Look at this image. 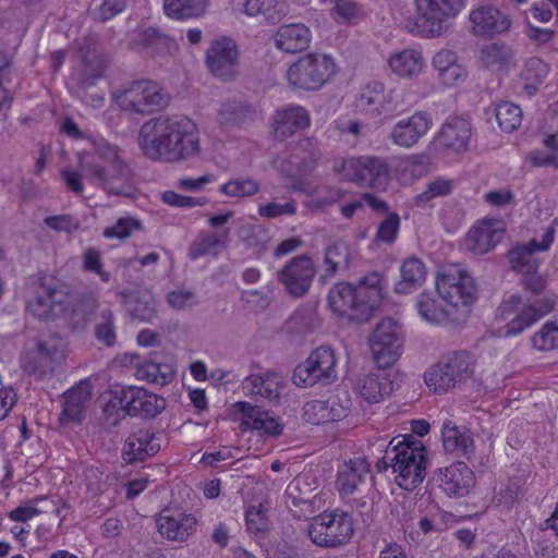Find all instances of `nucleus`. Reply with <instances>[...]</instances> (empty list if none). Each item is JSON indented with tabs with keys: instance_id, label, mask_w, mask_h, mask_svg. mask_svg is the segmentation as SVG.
Wrapping results in <instances>:
<instances>
[{
	"instance_id": "nucleus-14",
	"label": "nucleus",
	"mask_w": 558,
	"mask_h": 558,
	"mask_svg": "<svg viewBox=\"0 0 558 558\" xmlns=\"http://www.w3.org/2000/svg\"><path fill=\"white\" fill-rule=\"evenodd\" d=\"M342 170L347 180L377 191H385L391 179L386 159L377 156L345 159Z\"/></svg>"
},
{
	"instance_id": "nucleus-34",
	"label": "nucleus",
	"mask_w": 558,
	"mask_h": 558,
	"mask_svg": "<svg viewBox=\"0 0 558 558\" xmlns=\"http://www.w3.org/2000/svg\"><path fill=\"white\" fill-rule=\"evenodd\" d=\"M92 398V385L88 380H81L63 396V407L59 421L61 425L70 423L80 424L84 418V411Z\"/></svg>"
},
{
	"instance_id": "nucleus-27",
	"label": "nucleus",
	"mask_w": 558,
	"mask_h": 558,
	"mask_svg": "<svg viewBox=\"0 0 558 558\" xmlns=\"http://www.w3.org/2000/svg\"><path fill=\"white\" fill-rule=\"evenodd\" d=\"M159 534L173 542H185L194 532L197 519L192 513L163 510L156 520Z\"/></svg>"
},
{
	"instance_id": "nucleus-35",
	"label": "nucleus",
	"mask_w": 558,
	"mask_h": 558,
	"mask_svg": "<svg viewBox=\"0 0 558 558\" xmlns=\"http://www.w3.org/2000/svg\"><path fill=\"white\" fill-rule=\"evenodd\" d=\"M416 307L420 316L430 324L441 325L458 322L459 315L450 308L438 292H423L417 298Z\"/></svg>"
},
{
	"instance_id": "nucleus-43",
	"label": "nucleus",
	"mask_w": 558,
	"mask_h": 558,
	"mask_svg": "<svg viewBox=\"0 0 558 558\" xmlns=\"http://www.w3.org/2000/svg\"><path fill=\"white\" fill-rule=\"evenodd\" d=\"M229 231L213 233H199L191 243L187 255L191 259H197L203 256H217L225 247Z\"/></svg>"
},
{
	"instance_id": "nucleus-63",
	"label": "nucleus",
	"mask_w": 558,
	"mask_h": 558,
	"mask_svg": "<svg viewBox=\"0 0 558 558\" xmlns=\"http://www.w3.org/2000/svg\"><path fill=\"white\" fill-rule=\"evenodd\" d=\"M303 418L305 422L319 425L330 422L324 400H312L303 407Z\"/></svg>"
},
{
	"instance_id": "nucleus-36",
	"label": "nucleus",
	"mask_w": 558,
	"mask_h": 558,
	"mask_svg": "<svg viewBox=\"0 0 558 558\" xmlns=\"http://www.w3.org/2000/svg\"><path fill=\"white\" fill-rule=\"evenodd\" d=\"M442 446L446 452L469 459L474 453V441L470 430L446 420L441 426Z\"/></svg>"
},
{
	"instance_id": "nucleus-19",
	"label": "nucleus",
	"mask_w": 558,
	"mask_h": 558,
	"mask_svg": "<svg viewBox=\"0 0 558 558\" xmlns=\"http://www.w3.org/2000/svg\"><path fill=\"white\" fill-rule=\"evenodd\" d=\"M315 272L312 258L300 255L288 262L277 272V280L284 287L288 294L300 298L308 292Z\"/></svg>"
},
{
	"instance_id": "nucleus-45",
	"label": "nucleus",
	"mask_w": 558,
	"mask_h": 558,
	"mask_svg": "<svg viewBox=\"0 0 558 558\" xmlns=\"http://www.w3.org/2000/svg\"><path fill=\"white\" fill-rule=\"evenodd\" d=\"M426 277V267L417 257H408L401 266V278L395 287L398 294H408L412 289L420 287Z\"/></svg>"
},
{
	"instance_id": "nucleus-57",
	"label": "nucleus",
	"mask_w": 558,
	"mask_h": 558,
	"mask_svg": "<svg viewBox=\"0 0 558 558\" xmlns=\"http://www.w3.org/2000/svg\"><path fill=\"white\" fill-rule=\"evenodd\" d=\"M324 403L327 409L328 416L330 417V422H337L344 418L352 407L349 393L344 390L329 396L324 400Z\"/></svg>"
},
{
	"instance_id": "nucleus-40",
	"label": "nucleus",
	"mask_w": 558,
	"mask_h": 558,
	"mask_svg": "<svg viewBox=\"0 0 558 558\" xmlns=\"http://www.w3.org/2000/svg\"><path fill=\"white\" fill-rule=\"evenodd\" d=\"M123 303L130 315L141 322H151L156 316V300L148 290L123 292Z\"/></svg>"
},
{
	"instance_id": "nucleus-42",
	"label": "nucleus",
	"mask_w": 558,
	"mask_h": 558,
	"mask_svg": "<svg viewBox=\"0 0 558 558\" xmlns=\"http://www.w3.org/2000/svg\"><path fill=\"white\" fill-rule=\"evenodd\" d=\"M244 12L250 16H262L267 23L276 24L288 14V4L281 0H245Z\"/></svg>"
},
{
	"instance_id": "nucleus-4",
	"label": "nucleus",
	"mask_w": 558,
	"mask_h": 558,
	"mask_svg": "<svg viewBox=\"0 0 558 558\" xmlns=\"http://www.w3.org/2000/svg\"><path fill=\"white\" fill-rule=\"evenodd\" d=\"M383 276L373 271L362 277L357 284L340 282L328 293V304L339 317L352 322H366L383 299Z\"/></svg>"
},
{
	"instance_id": "nucleus-46",
	"label": "nucleus",
	"mask_w": 558,
	"mask_h": 558,
	"mask_svg": "<svg viewBox=\"0 0 558 558\" xmlns=\"http://www.w3.org/2000/svg\"><path fill=\"white\" fill-rule=\"evenodd\" d=\"M126 391L128 387H116L113 389H110L109 391H106L102 395V411L106 415L107 425H118V423L128 414Z\"/></svg>"
},
{
	"instance_id": "nucleus-52",
	"label": "nucleus",
	"mask_w": 558,
	"mask_h": 558,
	"mask_svg": "<svg viewBox=\"0 0 558 558\" xmlns=\"http://www.w3.org/2000/svg\"><path fill=\"white\" fill-rule=\"evenodd\" d=\"M511 58V49L501 43L484 45L480 50V61L487 69H501L509 63Z\"/></svg>"
},
{
	"instance_id": "nucleus-9",
	"label": "nucleus",
	"mask_w": 558,
	"mask_h": 558,
	"mask_svg": "<svg viewBox=\"0 0 558 558\" xmlns=\"http://www.w3.org/2000/svg\"><path fill=\"white\" fill-rule=\"evenodd\" d=\"M117 105L124 111L146 116L165 109L170 95L157 82L138 80L129 84L114 96Z\"/></svg>"
},
{
	"instance_id": "nucleus-53",
	"label": "nucleus",
	"mask_w": 558,
	"mask_h": 558,
	"mask_svg": "<svg viewBox=\"0 0 558 558\" xmlns=\"http://www.w3.org/2000/svg\"><path fill=\"white\" fill-rule=\"evenodd\" d=\"M494 113L499 128L505 132H513L522 122L521 108L510 101H501L495 106Z\"/></svg>"
},
{
	"instance_id": "nucleus-5",
	"label": "nucleus",
	"mask_w": 558,
	"mask_h": 558,
	"mask_svg": "<svg viewBox=\"0 0 558 558\" xmlns=\"http://www.w3.org/2000/svg\"><path fill=\"white\" fill-rule=\"evenodd\" d=\"M426 448L412 435L395 437L385 449V454L377 462L378 471L392 469L397 473V484L407 490L417 487L426 475Z\"/></svg>"
},
{
	"instance_id": "nucleus-16",
	"label": "nucleus",
	"mask_w": 558,
	"mask_h": 558,
	"mask_svg": "<svg viewBox=\"0 0 558 558\" xmlns=\"http://www.w3.org/2000/svg\"><path fill=\"white\" fill-rule=\"evenodd\" d=\"M240 53L236 44L229 37H221L214 40L206 51L205 63L209 72L229 82L239 73Z\"/></svg>"
},
{
	"instance_id": "nucleus-55",
	"label": "nucleus",
	"mask_w": 558,
	"mask_h": 558,
	"mask_svg": "<svg viewBox=\"0 0 558 558\" xmlns=\"http://www.w3.org/2000/svg\"><path fill=\"white\" fill-rule=\"evenodd\" d=\"M260 184L253 178L229 180L219 187V191L229 197H250L259 192Z\"/></svg>"
},
{
	"instance_id": "nucleus-7",
	"label": "nucleus",
	"mask_w": 558,
	"mask_h": 558,
	"mask_svg": "<svg viewBox=\"0 0 558 558\" xmlns=\"http://www.w3.org/2000/svg\"><path fill=\"white\" fill-rule=\"evenodd\" d=\"M27 289V310L33 316L54 320L65 313L66 284L51 277L32 278Z\"/></svg>"
},
{
	"instance_id": "nucleus-60",
	"label": "nucleus",
	"mask_w": 558,
	"mask_h": 558,
	"mask_svg": "<svg viewBox=\"0 0 558 558\" xmlns=\"http://www.w3.org/2000/svg\"><path fill=\"white\" fill-rule=\"evenodd\" d=\"M400 229V217L397 213H390L379 222L375 234V241L391 245Z\"/></svg>"
},
{
	"instance_id": "nucleus-10",
	"label": "nucleus",
	"mask_w": 558,
	"mask_h": 558,
	"mask_svg": "<svg viewBox=\"0 0 558 558\" xmlns=\"http://www.w3.org/2000/svg\"><path fill=\"white\" fill-rule=\"evenodd\" d=\"M336 73V63L330 56L306 53L287 70V78L293 88L315 92L320 89Z\"/></svg>"
},
{
	"instance_id": "nucleus-62",
	"label": "nucleus",
	"mask_w": 558,
	"mask_h": 558,
	"mask_svg": "<svg viewBox=\"0 0 558 558\" xmlns=\"http://www.w3.org/2000/svg\"><path fill=\"white\" fill-rule=\"evenodd\" d=\"M298 211L296 202L288 198L284 203L269 202L258 206V215L266 219H276L281 216H294Z\"/></svg>"
},
{
	"instance_id": "nucleus-54",
	"label": "nucleus",
	"mask_w": 558,
	"mask_h": 558,
	"mask_svg": "<svg viewBox=\"0 0 558 558\" xmlns=\"http://www.w3.org/2000/svg\"><path fill=\"white\" fill-rule=\"evenodd\" d=\"M548 65L539 58H530L522 70V77L526 82L524 89L533 95L537 85L542 84L548 74Z\"/></svg>"
},
{
	"instance_id": "nucleus-3",
	"label": "nucleus",
	"mask_w": 558,
	"mask_h": 558,
	"mask_svg": "<svg viewBox=\"0 0 558 558\" xmlns=\"http://www.w3.org/2000/svg\"><path fill=\"white\" fill-rule=\"evenodd\" d=\"M86 179L108 195L132 197L135 193L134 173L124 153L107 141L95 143L94 157L82 165Z\"/></svg>"
},
{
	"instance_id": "nucleus-37",
	"label": "nucleus",
	"mask_w": 558,
	"mask_h": 558,
	"mask_svg": "<svg viewBox=\"0 0 558 558\" xmlns=\"http://www.w3.org/2000/svg\"><path fill=\"white\" fill-rule=\"evenodd\" d=\"M386 368L378 366L359 380V393L368 403H378L391 393L392 380Z\"/></svg>"
},
{
	"instance_id": "nucleus-23",
	"label": "nucleus",
	"mask_w": 558,
	"mask_h": 558,
	"mask_svg": "<svg viewBox=\"0 0 558 558\" xmlns=\"http://www.w3.org/2000/svg\"><path fill=\"white\" fill-rule=\"evenodd\" d=\"M432 123L427 112L417 111L407 119L399 120L392 126L389 138L399 147L411 148L426 135Z\"/></svg>"
},
{
	"instance_id": "nucleus-50",
	"label": "nucleus",
	"mask_w": 558,
	"mask_h": 558,
	"mask_svg": "<svg viewBox=\"0 0 558 558\" xmlns=\"http://www.w3.org/2000/svg\"><path fill=\"white\" fill-rule=\"evenodd\" d=\"M350 259V248L345 242L338 241L328 246L325 252L324 264L326 272L322 276L323 279H328L336 275L341 268H348Z\"/></svg>"
},
{
	"instance_id": "nucleus-22",
	"label": "nucleus",
	"mask_w": 558,
	"mask_h": 558,
	"mask_svg": "<svg viewBox=\"0 0 558 558\" xmlns=\"http://www.w3.org/2000/svg\"><path fill=\"white\" fill-rule=\"evenodd\" d=\"M505 226L501 220L486 219L474 225L466 234V248L477 255H483L496 247L502 240Z\"/></svg>"
},
{
	"instance_id": "nucleus-64",
	"label": "nucleus",
	"mask_w": 558,
	"mask_h": 558,
	"mask_svg": "<svg viewBox=\"0 0 558 558\" xmlns=\"http://www.w3.org/2000/svg\"><path fill=\"white\" fill-rule=\"evenodd\" d=\"M343 191L331 186H325L314 194L310 204L315 209H323L337 203L343 198Z\"/></svg>"
},
{
	"instance_id": "nucleus-51",
	"label": "nucleus",
	"mask_w": 558,
	"mask_h": 558,
	"mask_svg": "<svg viewBox=\"0 0 558 558\" xmlns=\"http://www.w3.org/2000/svg\"><path fill=\"white\" fill-rule=\"evenodd\" d=\"M270 504L265 500L246 509L245 523L251 533H265L271 529Z\"/></svg>"
},
{
	"instance_id": "nucleus-38",
	"label": "nucleus",
	"mask_w": 558,
	"mask_h": 558,
	"mask_svg": "<svg viewBox=\"0 0 558 558\" xmlns=\"http://www.w3.org/2000/svg\"><path fill=\"white\" fill-rule=\"evenodd\" d=\"M312 33L302 23L281 25L275 36V46L287 53H296L308 48Z\"/></svg>"
},
{
	"instance_id": "nucleus-31",
	"label": "nucleus",
	"mask_w": 558,
	"mask_h": 558,
	"mask_svg": "<svg viewBox=\"0 0 558 558\" xmlns=\"http://www.w3.org/2000/svg\"><path fill=\"white\" fill-rule=\"evenodd\" d=\"M369 464L365 458L344 462L338 470L336 486L341 497H347L365 486L369 477Z\"/></svg>"
},
{
	"instance_id": "nucleus-21",
	"label": "nucleus",
	"mask_w": 558,
	"mask_h": 558,
	"mask_svg": "<svg viewBox=\"0 0 558 558\" xmlns=\"http://www.w3.org/2000/svg\"><path fill=\"white\" fill-rule=\"evenodd\" d=\"M78 53L85 69L74 80L81 88L86 89L93 86L101 76L107 65V58L101 52L98 39L95 36L83 38L78 46Z\"/></svg>"
},
{
	"instance_id": "nucleus-49",
	"label": "nucleus",
	"mask_w": 558,
	"mask_h": 558,
	"mask_svg": "<svg viewBox=\"0 0 558 558\" xmlns=\"http://www.w3.org/2000/svg\"><path fill=\"white\" fill-rule=\"evenodd\" d=\"M208 0H165L163 8L168 16L173 19H192L203 15Z\"/></svg>"
},
{
	"instance_id": "nucleus-1",
	"label": "nucleus",
	"mask_w": 558,
	"mask_h": 558,
	"mask_svg": "<svg viewBox=\"0 0 558 558\" xmlns=\"http://www.w3.org/2000/svg\"><path fill=\"white\" fill-rule=\"evenodd\" d=\"M137 143L145 157L159 162H180L201 150L196 124L182 116L147 120L140 129Z\"/></svg>"
},
{
	"instance_id": "nucleus-25",
	"label": "nucleus",
	"mask_w": 558,
	"mask_h": 558,
	"mask_svg": "<svg viewBox=\"0 0 558 558\" xmlns=\"http://www.w3.org/2000/svg\"><path fill=\"white\" fill-rule=\"evenodd\" d=\"M433 480L449 497H464L473 485V472L459 461L435 472Z\"/></svg>"
},
{
	"instance_id": "nucleus-26",
	"label": "nucleus",
	"mask_w": 558,
	"mask_h": 558,
	"mask_svg": "<svg viewBox=\"0 0 558 558\" xmlns=\"http://www.w3.org/2000/svg\"><path fill=\"white\" fill-rule=\"evenodd\" d=\"M66 296L65 313L61 316L65 317L73 332L85 330L98 308L97 300L92 295L76 293L69 287Z\"/></svg>"
},
{
	"instance_id": "nucleus-24",
	"label": "nucleus",
	"mask_w": 558,
	"mask_h": 558,
	"mask_svg": "<svg viewBox=\"0 0 558 558\" xmlns=\"http://www.w3.org/2000/svg\"><path fill=\"white\" fill-rule=\"evenodd\" d=\"M554 238L555 228L550 226L543 234L542 241L533 239L527 244L511 250L508 257L512 269L522 274L535 272L538 268V260L535 258L534 253L549 250Z\"/></svg>"
},
{
	"instance_id": "nucleus-39",
	"label": "nucleus",
	"mask_w": 558,
	"mask_h": 558,
	"mask_svg": "<svg viewBox=\"0 0 558 558\" xmlns=\"http://www.w3.org/2000/svg\"><path fill=\"white\" fill-rule=\"evenodd\" d=\"M472 135V126L469 120L461 117H450L441 126L439 143L457 153L468 148Z\"/></svg>"
},
{
	"instance_id": "nucleus-6",
	"label": "nucleus",
	"mask_w": 558,
	"mask_h": 558,
	"mask_svg": "<svg viewBox=\"0 0 558 558\" xmlns=\"http://www.w3.org/2000/svg\"><path fill=\"white\" fill-rule=\"evenodd\" d=\"M475 376V361L465 350L449 351L432 364L423 374L428 390L446 395L462 390Z\"/></svg>"
},
{
	"instance_id": "nucleus-12",
	"label": "nucleus",
	"mask_w": 558,
	"mask_h": 558,
	"mask_svg": "<svg viewBox=\"0 0 558 558\" xmlns=\"http://www.w3.org/2000/svg\"><path fill=\"white\" fill-rule=\"evenodd\" d=\"M353 535L351 517L339 510L323 512L307 526V536L319 547L335 548L349 542Z\"/></svg>"
},
{
	"instance_id": "nucleus-8",
	"label": "nucleus",
	"mask_w": 558,
	"mask_h": 558,
	"mask_svg": "<svg viewBox=\"0 0 558 558\" xmlns=\"http://www.w3.org/2000/svg\"><path fill=\"white\" fill-rule=\"evenodd\" d=\"M436 289L460 318L469 314L470 305L476 300L474 279L460 265L446 267L437 277Z\"/></svg>"
},
{
	"instance_id": "nucleus-48",
	"label": "nucleus",
	"mask_w": 558,
	"mask_h": 558,
	"mask_svg": "<svg viewBox=\"0 0 558 558\" xmlns=\"http://www.w3.org/2000/svg\"><path fill=\"white\" fill-rule=\"evenodd\" d=\"M243 391L246 396H259L265 399L274 400L279 397V386L271 375L247 376L242 384Z\"/></svg>"
},
{
	"instance_id": "nucleus-32",
	"label": "nucleus",
	"mask_w": 558,
	"mask_h": 558,
	"mask_svg": "<svg viewBox=\"0 0 558 558\" xmlns=\"http://www.w3.org/2000/svg\"><path fill=\"white\" fill-rule=\"evenodd\" d=\"M126 413L131 416L151 418L166 407V400L144 388L129 386L126 391Z\"/></svg>"
},
{
	"instance_id": "nucleus-59",
	"label": "nucleus",
	"mask_w": 558,
	"mask_h": 558,
	"mask_svg": "<svg viewBox=\"0 0 558 558\" xmlns=\"http://www.w3.org/2000/svg\"><path fill=\"white\" fill-rule=\"evenodd\" d=\"M142 222L133 217H121L117 222L104 230L102 234L107 239H128L133 231L141 230Z\"/></svg>"
},
{
	"instance_id": "nucleus-44",
	"label": "nucleus",
	"mask_w": 558,
	"mask_h": 558,
	"mask_svg": "<svg viewBox=\"0 0 558 558\" xmlns=\"http://www.w3.org/2000/svg\"><path fill=\"white\" fill-rule=\"evenodd\" d=\"M388 64L398 76L411 78L421 73L424 66V59L421 52L414 49H405L392 54L388 60Z\"/></svg>"
},
{
	"instance_id": "nucleus-18",
	"label": "nucleus",
	"mask_w": 558,
	"mask_h": 558,
	"mask_svg": "<svg viewBox=\"0 0 558 558\" xmlns=\"http://www.w3.org/2000/svg\"><path fill=\"white\" fill-rule=\"evenodd\" d=\"M65 340L58 335L41 339L37 349L28 353L24 362L25 371L40 377L52 372L54 365L65 357Z\"/></svg>"
},
{
	"instance_id": "nucleus-28",
	"label": "nucleus",
	"mask_w": 558,
	"mask_h": 558,
	"mask_svg": "<svg viewBox=\"0 0 558 558\" xmlns=\"http://www.w3.org/2000/svg\"><path fill=\"white\" fill-rule=\"evenodd\" d=\"M129 46L151 57L171 54L177 50L174 40L155 27L135 31Z\"/></svg>"
},
{
	"instance_id": "nucleus-56",
	"label": "nucleus",
	"mask_w": 558,
	"mask_h": 558,
	"mask_svg": "<svg viewBox=\"0 0 558 558\" xmlns=\"http://www.w3.org/2000/svg\"><path fill=\"white\" fill-rule=\"evenodd\" d=\"M532 344L539 351H550L558 348V323L549 320L534 333Z\"/></svg>"
},
{
	"instance_id": "nucleus-20",
	"label": "nucleus",
	"mask_w": 558,
	"mask_h": 558,
	"mask_svg": "<svg viewBox=\"0 0 558 558\" xmlns=\"http://www.w3.org/2000/svg\"><path fill=\"white\" fill-rule=\"evenodd\" d=\"M470 32L478 37H493L506 33L511 20L496 7L483 3L471 10L469 14Z\"/></svg>"
},
{
	"instance_id": "nucleus-58",
	"label": "nucleus",
	"mask_w": 558,
	"mask_h": 558,
	"mask_svg": "<svg viewBox=\"0 0 558 558\" xmlns=\"http://www.w3.org/2000/svg\"><path fill=\"white\" fill-rule=\"evenodd\" d=\"M95 337L107 347H112L116 343L114 315L111 310L101 311L95 326Z\"/></svg>"
},
{
	"instance_id": "nucleus-41",
	"label": "nucleus",
	"mask_w": 558,
	"mask_h": 558,
	"mask_svg": "<svg viewBox=\"0 0 558 558\" xmlns=\"http://www.w3.org/2000/svg\"><path fill=\"white\" fill-rule=\"evenodd\" d=\"M391 102V96L386 93L384 84L372 82L366 84L356 100V107L369 114H379Z\"/></svg>"
},
{
	"instance_id": "nucleus-13",
	"label": "nucleus",
	"mask_w": 558,
	"mask_h": 558,
	"mask_svg": "<svg viewBox=\"0 0 558 558\" xmlns=\"http://www.w3.org/2000/svg\"><path fill=\"white\" fill-rule=\"evenodd\" d=\"M337 378V356L329 345H320L312 351L308 357L295 367L292 376L298 387L329 385Z\"/></svg>"
},
{
	"instance_id": "nucleus-30",
	"label": "nucleus",
	"mask_w": 558,
	"mask_h": 558,
	"mask_svg": "<svg viewBox=\"0 0 558 558\" xmlns=\"http://www.w3.org/2000/svg\"><path fill=\"white\" fill-rule=\"evenodd\" d=\"M233 408L235 414H240V420L246 428L263 432L270 436H278L282 433V424L260 407L246 401H239Z\"/></svg>"
},
{
	"instance_id": "nucleus-29",
	"label": "nucleus",
	"mask_w": 558,
	"mask_h": 558,
	"mask_svg": "<svg viewBox=\"0 0 558 558\" xmlns=\"http://www.w3.org/2000/svg\"><path fill=\"white\" fill-rule=\"evenodd\" d=\"M161 448L160 435L148 429L132 433L123 446V459L128 463L154 457Z\"/></svg>"
},
{
	"instance_id": "nucleus-47",
	"label": "nucleus",
	"mask_w": 558,
	"mask_h": 558,
	"mask_svg": "<svg viewBox=\"0 0 558 558\" xmlns=\"http://www.w3.org/2000/svg\"><path fill=\"white\" fill-rule=\"evenodd\" d=\"M218 117L221 123L242 125L254 120L256 111L248 104L238 100H228L221 104Z\"/></svg>"
},
{
	"instance_id": "nucleus-2",
	"label": "nucleus",
	"mask_w": 558,
	"mask_h": 558,
	"mask_svg": "<svg viewBox=\"0 0 558 558\" xmlns=\"http://www.w3.org/2000/svg\"><path fill=\"white\" fill-rule=\"evenodd\" d=\"M546 284V279L536 271L524 274L522 286L530 295L524 300L520 295H511L498 307L499 316L508 320L502 328L505 337L522 333L554 311L557 300L555 294L545 293Z\"/></svg>"
},
{
	"instance_id": "nucleus-17",
	"label": "nucleus",
	"mask_w": 558,
	"mask_h": 558,
	"mask_svg": "<svg viewBox=\"0 0 558 558\" xmlns=\"http://www.w3.org/2000/svg\"><path fill=\"white\" fill-rule=\"evenodd\" d=\"M319 156L317 142L305 137L290 145L288 156L278 161L277 168L289 178L302 177L315 169Z\"/></svg>"
},
{
	"instance_id": "nucleus-33",
	"label": "nucleus",
	"mask_w": 558,
	"mask_h": 558,
	"mask_svg": "<svg viewBox=\"0 0 558 558\" xmlns=\"http://www.w3.org/2000/svg\"><path fill=\"white\" fill-rule=\"evenodd\" d=\"M311 123L308 111L299 105H289L278 109L274 114V132L278 138L284 140L306 129Z\"/></svg>"
},
{
	"instance_id": "nucleus-11",
	"label": "nucleus",
	"mask_w": 558,
	"mask_h": 558,
	"mask_svg": "<svg viewBox=\"0 0 558 558\" xmlns=\"http://www.w3.org/2000/svg\"><path fill=\"white\" fill-rule=\"evenodd\" d=\"M415 25L427 37H437L448 29V23L454 20L466 7L468 0H413Z\"/></svg>"
},
{
	"instance_id": "nucleus-15",
	"label": "nucleus",
	"mask_w": 558,
	"mask_h": 558,
	"mask_svg": "<svg viewBox=\"0 0 558 558\" xmlns=\"http://www.w3.org/2000/svg\"><path fill=\"white\" fill-rule=\"evenodd\" d=\"M369 345L378 366L389 367L395 364L403 349L401 326L392 318L383 319L374 329Z\"/></svg>"
},
{
	"instance_id": "nucleus-61",
	"label": "nucleus",
	"mask_w": 558,
	"mask_h": 558,
	"mask_svg": "<svg viewBox=\"0 0 558 558\" xmlns=\"http://www.w3.org/2000/svg\"><path fill=\"white\" fill-rule=\"evenodd\" d=\"M141 378L163 386L171 381L173 373L168 365L149 362L138 369Z\"/></svg>"
}]
</instances>
